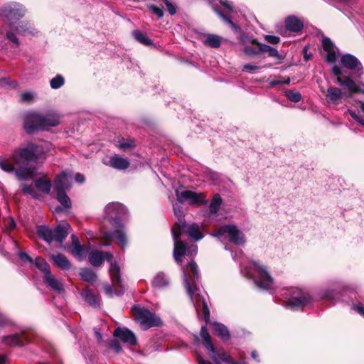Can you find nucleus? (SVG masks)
Listing matches in <instances>:
<instances>
[{
	"mask_svg": "<svg viewBox=\"0 0 364 364\" xmlns=\"http://www.w3.org/2000/svg\"><path fill=\"white\" fill-rule=\"evenodd\" d=\"M53 149L48 141H27L16 149L11 157L1 158L0 168L6 173L14 172L20 180L27 179L33 175V171L26 167L28 162L45 159Z\"/></svg>",
	"mask_w": 364,
	"mask_h": 364,
	"instance_id": "1",
	"label": "nucleus"
},
{
	"mask_svg": "<svg viewBox=\"0 0 364 364\" xmlns=\"http://www.w3.org/2000/svg\"><path fill=\"white\" fill-rule=\"evenodd\" d=\"M25 12L24 7L17 3L6 4L1 10V18L6 24L2 27V30L5 31L6 38L14 43L15 48H18L21 45L18 36L32 33V26L27 22L21 21L15 26L25 15Z\"/></svg>",
	"mask_w": 364,
	"mask_h": 364,
	"instance_id": "2",
	"label": "nucleus"
},
{
	"mask_svg": "<svg viewBox=\"0 0 364 364\" xmlns=\"http://www.w3.org/2000/svg\"><path fill=\"white\" fill-rule=\"evenodd\" d=\"M171 231L174 242L173 257L178 264H181L183 256L193 257L197 254L198 247L196 245H192L187 247L186 244L180 240L182 232H186L189 237L195 241L203 239L204 235L197 223L186 224L185 221L180 220L175 223Z\"/></svg>",
	"mask_w": 364,
	"mask_h": 364,
	"instance_id": "3",
	"label": "nucleus"
},
{
	"mask_svg": "<svg viewBox=\"0 0 364 364\" xmlns=\"http://www.w3.org/2000/svg\"><path fill=\"white\" fill-rule=\"evenodd\" d=\"M183 282L191 300L194 304L195 309L198 312L202 306L204 318L206 323L210 322V311L204 297L200 294L197 282L199 279V270L196 263L193 261L188 262L186 267H183Z\"/></svg>",
	"mask_w": 364,
	"mask_h": 364,
	"instance_id": "4",
	"label": "nucleus"
},
{
	"mask_svg": "<svg viewBox=\"0 0 364 364\" xmlns=\"http://www.w3.org/2000/svg\"><path fill=\"white\" fill-rule=\"evenodd\" d=\"M59 123V117L54 113L43 115L37 112H26L23 115V127L28 134L48 129Z\"/></svg>",
	"mask_w": 364,
	"mask_h": 364,
	"instance_id": "5",
	"label": "nucleus"
},
{
	"mask_svg": "<svg viewBox=\"0 0 364 364\" xmlns=\"http://www.w3.org/2000/svg\"><path fill=\"white\" fill-rule=\"evenodd\" d=\"M243 275L254 279L255 285L262 289L269 290L274 286V279L267 267L259 262H252L242 269Z\"/></svg>",
	"mask_w": 364,
	"mask_h": 364,
	"instance_id": "6",
	"label": "nucleus"
},
{
	"mask_svg": "<svg viewBox=\"0 0 364 364\" xmlns=\"http://www.w3.org/2000/svg\"><path fill=\"white\" fill-rule=\"evenodd\" d=\"M112 258L113 255L111 253L99 250H92L88 255L90 263L95 267H100L105 259L110 262L109 273L113 285L122 287L119 267L116 262H112Z\"/></svg>",
	"mask_w": 364,
	"mask_h": 364,
	"instance_id": "7",
	"label": "nucleus"
},
{
	"mask_svg": "<svg viewBox=\"0 0 364 364\" xmlns=\"http://www.w3.org/2000/svg\"><path fill=\"white\" fill-rule=\"evenodd\" d=\"M281 296L292 309L301 308L311 301V297L307 291L294 287L283 289Z\"/></svg>",
	"mask_w": 364,
	"mask_h": 364,
	"instance_id": "8",
	"label": "nucleus"
},
{
	"mask_svg": "<svg viewBox=\"0 0 364 364\" xmlns=\"http://www.w3.org/2000/svg\"><path fill=\"white\" fill-rule=\"evenodd\" d=\"M132 313L136 321L139 322L144 330L162 325L161 319L147 309L134 305L132 308Z\"/></svg>",
	"mask_w": 364,
	"mask_h": 364,
	"instance_id": "9",
	"label": "nucleus"
},
{
	"mask_svg": "<svg viewBox=\"0 0 364 364\" xmlns=\"http://www.w3.org/2000/svg\"><path fill=\"white\" fill-rule=\"evenodd\" d=\"M70 229V226L68 223L58 225L54 230L46 225H41L37 228V233L45 241L49 243L53 240L60 243L66 238Z\"/></svg>",
	"mask_w": 364,
	"mask_h": 364,
	"instance_id": "10",
	"label": "nucleus"
},
{
	"mask_svg": "<svg viewBox=\"0 0 364 364\" xmlns=\"http://www.w3.org/2000/svg\"><path fill=\"white\" fill-rule=\"evenodd\" d=\"M211 235L220 240L228 237L230 242L237 245H242L245 243L244 234L234 225L221 226L211 233Z\"/></svg>",
	"mask_w": 364,
	"mask_h": 364,
	"instance_id": "11",
	"label": "nucleus"
},
{
	"mask_svg": "<svg viewBox=\"0 0 364 364\" xmlns=\"http://www.w3.org/2000/svg\"><path fill=\"white\" fill-rule=\"evenodd\" d=\"M177 200L181 203H188L191 205H202L208 203L205 195L202 193H198L192 191H176Z\"/></svg>",
	"mask_w": 364,
	"mask_h": 364,
	"instance_id": "12",
	"label": "nucleus"
},
{
	"mask_svg": "<svg viewBox=\"0 0 364 364\" xmlns=\"http://www.w3.org/2000/svg\"><path fill=\"white\" fill-rule=\"evenodd\" d=\"M127 212L126 207L119 203H109L105 208V216L111 220L112 226L121 224L119 216L125 215Z\"/></svg>",
	"mask_w": 364,
	"mask_h": 364,
	"instance_id": "13",
	"label": "nucleus"
},
{
	"mask_svg": "<svg viewBox=\"0 0 364 364\" xmlns=\"http://www.w3.org/2000/svg\"><path fill=\"white\" fill-rule=\"evenodd\" d=\"M341 65L349 70H353L358 76L363 74V66L359 60L354 55L346 53L341 58Z\"/></svg>",
	"mask_w": 364,
	"mask_h": 364,
	"instance_id": "14",
	"label": "nucleus"
},
{
	"mask_svg": "<svg viewBox=\"0 0 364 364\" xmlns=\"http://www.w3.org/2000/svg\"><path fill=\"white\" fill-rule=\"evenodd\" d=\"M113 227L115 228V231L114 232H105L103 235L104 239L108 241L113 237H115L117 243L122 249L125 248L127 245V239L123 229V225L122 224H119L113 225Z\"/></svg>",
	"mask_w": 364,
	"mask_h": 364,
	"instance_id": "15",
	"label": "nucleus"
},
{
	"mask_svg": "<svg viewBox=\"0 0 364 364\" xmlns=\"http://www.w3.org/2000/svg\"><path fill=\"white\" fill-rule=\"evenodd\" d=\"M72 173L69 171H62L57 175L54 180V189L55 191L68 190L71 186Z\"/></svg>",
	"mask_w": 364,
	"mask_h": 364,
	"instance_id": "16",
	"label": "nucleus"
},
{
	"mask_svg": "<svg viewBox=\"0 0 364 364\" xmlns=\"http://www.w3.org/2000/svg\"><path fill=\"white\" fill-rule=\"evenodd\" d=\"M114 336L119 338L124 343L131 346L136 344V338L134 333L127 328L118 327L114 330Z\"/></svg>",
	"mask_w": 364,
	"mask_h": 364,
	"instance_id": "17",
	"label": "nucleus"
},
{
	"mask_svg": "<svg viewBox=\"0 0 364 364\" xmlns=\"http://www.w3.org/2000/svg\"><path fill=\"white\" fill-rule=\"evenodd\" d=\"M322 44L323 50L326 53V61L329 63H335L338 58V52L334 44L328 38H323Z\"/></svg>",
	"mask_w": 364,
	"mask_h": 364,
	"instance_id": "18",
	"label": "nucleus"
},
{
	"mask_svg": "<svg viewBox=\"0 0 364 364\" xmlns=\"http://www.w3.org/2000/svg\"><path fill=\"white\" fill-rule=\"evenodd\" d=\"M103 163L106 166H111L118 170H124L129 166V162L127 159L120 157L117 155L111 156L108 162L103 161Z\"/></svg>",
	"mask_w": 364,
	"mask_h": 364,
	"instance_id": "19",
	"label": "nucleus"
},
{
	"mask_svg": "<svg viewBox=\"0 0 364 364\" xmlns=\"http://www.w3.org/2000/svg\"><path fill=\"white\" fill-rule=\"evenodd\" d=\"M337 84L346 88L350 93L360 92L359 86L350 77L345 76L343 78L336 80Z\"/></svg>",
	"mask_w": 364,
	"mask_h": 364,
	"instance_id": "20",
	"label": "nucleus"
},
{
	"mask_svg": "<svg viewBox=\"0 0 364 364\" xmlns=\"http://www.w3.org/2000/svg\"><path fill=\"white\" fill-rule=\"evenodd\" d=\"M26 338L24 334L15 333L4 336L2 339L4 343L9 346H23Z\"/></svg>",
	"mask_w": 364,
	"mask_h": 364,
	"instance_id": "21",
	"label": "nucleus"
},
{
	"mask_svg": "<svg viewBox=\"0 0 364 364\" xmlns=\"http://www.w3.org/2000/svg\"><path fill=\"white\" fill-rule=\"evenodd\" d=\"M44 281L53 290L58 292L63 291V285L62 282L57 279L51 272L47 273L44 275Z\"/></svg>",
	"mask_w": 364,
	"mask_h": 364,
	"instance_id": "22",
	"label": "nucleus"
},
{
	"mask_svg": "<svg viewBox=\"0 0 364 364\" xmlns=\"http://www.w3.org/2000/svg\"><path fill=\"white\" fill-rule=\"evenodd\" d=\"M285 26L291 31L299 32L303 28V23L295 16H289L285 21Z\"/></svg>",
	"mask_w": 364,
	"mask_h": 364,
	"instance_id": "23",
	"label": "nucleus"
},
{
	"mask_svg": "<svg viewBox=\"0 0 364 364\" xmlns=\"http://www.w3.org/2000/svg\"><path fill=\"white\" fill-rule=\"evenodd\" d=\"M343 96V93L339 88L329 87L326 92V97L328 101L332 103H338Z\"/></svg>",
	"mask_w": 364,
	"mask_h": 364,
	"instance_id": "24",
	"label": "nucleus"
},
{
	"mask_svg": "<svg viewBox=\"0 0 364 364\" xmlns=\"http://www.w3.org/2000/svg\"><path fill=\"white\" fill-rule=\"evenodd\" d=\"M82 298L90 305L97 307L100 304V298L94 294L90 289H85L82 291Z\"/></svg>",
	"mask_w": 364,
	"mask_h": 364,
	"instance_id": "25",
	"label": "nucleus"
},
{
	"mask_svg": "<svg viewBox=\"0 0 364 364\" xmlns=\"http://www.w3.org/2000/svg\"><path fill=\"white\" fill-rule=\"evenodd\" d=\"M212 331L215 335L223 340H227L230 338V333L227 327L222 323L217 322L213 323Z\"/></svg>",
	"mask_w": 364,
	"mask_h": 364,
	"instance_id": "26",
	"label": "nucleus"
},
{
	"mask_svg": "<svg viewBox=\"0 0 364 364\" xmlns=\"http://www.w3.org/2000/svg\"><path fill=\"white\" fill-rule=\"evenodd\" d=\"M169 284L168 279L162 272L157 274L152 281V285L155 288L161 289L167 287Z\"/></svg>",
	"mask_w": 364,
	"mask_h": 364,
	"instance_id": "27",
	"label": "nucleus"
},
{
	"mask_svg": "<svg viewBox=\"0 0 364 364\" xmlns=\"http://www.w3.org/2000/svg\"><path fill=\"white\" fill-rule=\"evenodd\" d=\"M337 296L338 292L330 288L323 289L319 292L320 299L329 301L332 303L336 301Z\"/></svg>",
	"mask_w": 364,
	"mask_h": 364,
	"instance_id": "28",
	"label": "nucleus"
},
{
	"mask_svg": "<svg viewBox=\"0 0 364 364\" xmlns=\"http://www.w3.org/2000/svg\"><path fill=\"white\" fill-rule=\"evenodd\" d=\"M54 264L63 269H68L70 264L65 256L62 254H57L52 256Z\"/></svg>",
	"mask_w": 364,
	"mask_h": 364,
	"instance_id": "29",
	"label": "nucleus"
},
{
	"mask_svg": "<svg viewBox=\"0 0 364 364\" xmlns=\"http://www.w3.org/2000/svg\"><path fill=\"white\" fill-rule=\"evenodd\" d=\"M203 43L212 48H218L221 44V38L217 35L208 34L203 40Z\"/></svg>",
	"mask_w": 364,
	"mask_h": 364,
	"instance_id": "30",
	"label": "nucleus"
},
{
	"mask_svg": "<svg viewBox=\"0 0 364 364\" xmlns=\"http://www.w3.org/2000/svg\"><path fill=\"white\" fill-rule=\"evenodd\" d=\"M35 187L43 193H49L51 188V183L49 180L38 179L35 181Z\"/></svg>",
	"mask_w": 364,
	"mask_h": 364,
	"instance_id": "31",
	"label": "nucleus"
},
{
	"mask_svg": "<svg viewBox=\"0 0 364 364\" xmlns=\"http://www.w3.org/2000/svg\"><path fill=\"white\" fill-rule=\"evenodd\" d=\"M200 336L203 339V343L205 348L210 352L213 353V346L211 343L209 333L205 326H202L200 329Z\"/></svg>",
	"mask_w": 364,
	"mask_h": 364,
	"instance_id": "32",
	"label": "nucleus"
},
{
	"mask_svg": "<svg viewBox=\"0 0 364 364\" xmlns=\"http://www.w3.org/2000/svg\"><path fill=\"white\" fill-rule=\"evenodd\" d=\"M211 358L215 364H220L222 362L230 364L234 363L230 358L227 353L215 354V349L213 348V353H211Z\"/></svg>",
	"mask_w": 364,
	"mask_h": 364,
	"instance_id": "33",
	"label": "nucleus"
},
{
	"mask_svg": "<svg viewBox=\"0 0 364 364\" xmlns=\"http://www.w3.org/2000/svg\"><path fill=\"white\" fill-rule=\"evenodd\" d=\"M80 276L83 280L88 282H94L97 278L96 273L88 268L82 269L80 272Z\"/></svg>",
	"mask_w": 364,
	"mask_h": 364,
	"instance_id": "34",
	"label": "nucleus"
},
{
	"mask_svg": "<svg viewBox=\"0 0 364 364\" xmlns=\"http://www.w3.org/2000/svg\"><path fill=\"white\" fill-rule=\"evenodd\" d=\"M132 35L135 40H136L138 42H139L141 44H144L145 46H149L152 44V42L150 39L148 38L146 35L139 31V30H134L132 32Z\"/></svg>",
	"mask_w": 364,
	"mask_h": 364,
	"instance_id": "35",
	"label": "nucleus"
},
{
	"mask_svg": "<svg viewBox=\"0 0 364 364\" xmlns=\"http://www.w3.org/2000/svg\"><path fill=\"white\" fill-rule=\"evenodd\" d=\"M57 195V199L60 203V204L65 208H69L71 206V201L70 198L65 193V191H55Z\"/></svg>",
	"mask_w": 364,
	"mask_h": 364,
	"instance_id": "36",
	"label": "nucleus"
},
{
	"mask_svg": "<svg viewBox=\"0 0 364 364\" xmlns=\"http://www.w3.org/2000/svg\"><path fill=\"white\" fill-rule=\"evenodd\" d=\"M222 204V198L218 194L214 195L212 201L209 205V210L211 213H216Z\"/></svg>",
	"mask_w": 364,
	"mask_h": 364,
	"instance_id": "37",
	"label": "nucleus"
},
{
	"mask_svg": "<svg viewBox=\"0 0 364 364\" xmlns=\"http://www.w3.org/2000/svg\"><path fill=\"white\" fill-rule=\"evenodd\" d=\"M35 264L38 269H39L42 272L44 273V275L47 274V273L50 272L49 264L45 259L41 257H37L35 259Z\"/></svg>",
	"mask_w": 364,
	"mask_h": 364,
	"instance_id": "38",
	"label": "nucleus"
},
{
	"mask_svg": "<svg viewBox=\"0 0 364 364\" xmlns=\"http://www.w3.org/2000/svg\"><path fill=\"white\" fill-rule=\"evenodd\" d=\"M259 50L260 53L262 52H267L268 53L269 56L275 57L277 58H280V55L279 54V52L277 49L266 45V44H259Z\"/></svg>",
	"mask_w": 364,
	"mask_h": 364,
	"instance_id": "39",
	"label": "nucleus"
},
{
	"mask_svg": "<svg viewBox=\"0 0 364 364\" xmlns=\"http://www.w3.org/2000/svg\"><path fill=\"white\" fill-rule=\"evenodd\" d=\"M72 253L78 259H82L86 256L87 249L80 244H77L73 247Z\"/></svg>",
	"mask_w": 364,
	"mask_h": 364,
	"instance_id": "40",
	"label": "nucleus"
},
{
	"mask_svg": "<svg viewBox=\"0 0 364 364\" xmlns=\"http://www.w3.org/2000/svg\"><path fill=\"white\" fill-rule=\"evenodd\" d=\"M257 46H246L244 48V53L246 55L249 56V57H253V56H255V55H257L260 53V50H259V44L260 43H257L256 42V43Z\"/></svg>",
	"mask_w": 364,
	"mask_h": 364,
	"instance_id": "41",
	"label": "nucleus"
},
{
	"mask_svg": "<svg viewBox=\"0 0 364 364\" xmlns=\"http://www.w3.org/2000/svg\"><path fill=\"white\" fill-rule=\"evenodd\" d=\"M65 80L61 75H57L50 81V85L53 89H58L64 85Z\"/></svg>",
	"mask_w": 364,
	"mask_h": 364,
	"instance_id": "42",
	"label": "nucleus"
},
{
	"mask_svg": "<svg viewBox=\"0 0 364 364\" xmlns=\"http://www.w3.org/2000/svg\"><path fill=\"white\" fill-rule=\"evenodd\" d=\"M4 231L5 232H10L16 228V223L12 218L8 217L4 219Z\"/></svg>",
	"mask_w": 364,
	"mask_h": 364,
	"instance_id": "43",
	"label": "nucleus"
},
{
	"mask_svg": "<svg viewBox=\"0 0 364 364\" xmlns=\"http://www.w3.org/2000/svg\"><path fill=\"white\" fill-rule=\"evenodd\" d=\"M36 96L35 92L32 91H26L24 92H22L20 95L21 100L22 102H31Z\"/></svg>",
	"mask_w": 364,
	"mask_h": 364,
	"instance_id": "44",
	"label": "nucleus"
},
{
	"mask_svg": "<svg viewBox=\"0 0 364 364\" xmlns=\"http://www.w3.org/2000/svg\"><path fill=\"white\" fill-rule=\"evenodd\" d=\"M287 97L294 102H298L301 100V95L299 92L289 91L287 92Z\"/></svg>",
	"mask_w": 364,
	"mask_h": 364,
	"instance_id": "45",
	"label": "nucleus"
},
{
	"mask_svg": "<svg viewBox=\"0 0 364 364\" xmlns=\"http://www.w3.org/2000/svg\"><path fill=\"white\" fill-rule=\"evenodd\" d=\"M239 39L243 45H247L248 43H256V40L253 37L249 36L245 33H242Z\"/></svg>",
	"mask_w": 364,
	"mask_h": 364,
	"instance_id": "46",
	"label": "nucleus"
},
{
	"mask_svg": "<svg viewBox=\"0 0 364 364\" xmlns=\"http://www.w3.org/2000/svg\"><path fill=\"white\" fill-rule=\"evenodd\" d=\"M214 10L218 14V15L220 16L224 21H225L235 31L239 30V27L236 26L232 21L228 18L225 15H223L221 11L215 8H214Z\"/></svg>",
	"mask_w": 364,
	"mask_h": 364,
	"instance_id": "47",
	"label": "nucleus"
},
{
	"mask_svg": "<svg viewBox=\"0 0 364 364\" xmlns=\"http://www.w3.org/2000/svg\"><path fill=\"white\" fill-rule=\"evenodd\" d=\"M149 9L154 13L155 15L158 16V18H161L164 16V10L163 8L157 7L155 5L149 6Z\"/></svg>",
	"mask_w": 364,
	"mask_h": 364,
	"instance_id": "48",
	"label": "nucleus"
},
{
	"mask_svg": "<svg viewBox=\"0 0 364 364\" xmlns=\"http://www.w3.org/2000/svg\"><path fill=\"white\" fill-rule=\"evenodd\" d=\"M22 191L24 193H28L31 195L33 198H36L38 196L36 194L35 191L33 190V187L32 186H28L26 184L22 185Z\"/></svg>",
	"mask_w": 364,
	"mask_h": 364,
	"instance_id": "49",
	"label": "nucleus"
},
{
	"mask_svg": "<svg viewBox=\"0 0 364 364\" xmlns=\"http://www.w3.org/2000/svg\"><path fill=\"white\" fill-rule=\"evenodd\" d=\"M348 112L350 115L353 118L355 121H357L359 124L364 127V119L361 118V117L355 111L349 109Z\"/></svg>",
	"mask_w": 364,
	"mask_h": 364,
	"instance_id": "50",
	"label": "nucleus"
},
{
	"mask_svg": "<svg viewBox=\"0 0 364 364\" xmlns=\"http://www.w3.org/2000/svg\"><path fill=\"white\" fill-rule=\"evenodd\" d=\"M264 38L268 43L271 44H277L280 41L279 37L272 35H266Z\"/></svg>",
	"mask_w": 364,
	"mask_h": 364,
	"instance_id": "51",
	"label": "nucleus"
},
{
	"mask_svg": "<svg viewBox=\"0 0 364 364\" xmlns=\"http://www.w3.org/2000/svg\"><path fill=\"white\" fill-rule=\"evenodd\" d=\"M165 4L167 6L168 11L171 15H174L176 13V8L171 2H170L168 1L166 2Z\"/></svg>",
	"mask_w": 364,
	"mask_h": 364,
	"instance_id": "52",
	"label": "nucleus"
},
{
	"mask_svg": "<svg viewBox=\"0 0 364 364\" xmlns=\"http://www.w3.org/2000/svg\"><path fill=\"white\" fill-rule=\"evenodd\" d=\"M331 73H332V74H333L335 76L337 77L336 80H338L339 78H342L341 77V74H342L341 70L338 66H336V65L333 66V68L331 69Z\"/></svg>",
	"mask_w": 364,
	"mask_h": 364,
	"instance_id": "53",
	"label": "nucleus"
},
{
	"mask_svg": "<svg viewBox=\"0 0 364 364\" xmlns=\"http://www.w3.org/2000/svg\"><path fill=\"white\" fill-rule=\"evenodd\" d=\"M18 256L19 257L25 261V262H31L32 261V259L31 257L26 252H18Z\"/></svg>",
	"mask_w": 364,
	"mask_h": 364,
	"instance_id": "54",
	"label": "nucleus"
},
{
	"mask_svg": "<svg viewBox=\"0 0 364 364\" xmlns=\"http://www.w3.org/2000/svg\"><path fill=\"white\" fill-rule=\"evenodd\" d=\"M243 69L252 73L257 70L259 69V67L252 64H246L243 66Z\"/></svg>",
	"mask_w": 364,
	"mask_h": 364,
	"instance_id": "55",
	"label": "nucleus"
},
{
	"mask_svg": "<svg viewBox=\"0 0 364 364\" xmlns=\"http://www.w3.org/2000/svg\"><path fill=\"white\" fill-rule=\"evenodd\" d=\"M9 323L8 318L0 312V328L6 326Z\"/></svg>",
	"mask_w": 364,
	"mask_h": 364,
	"instance_id": "56",
	"label": "nucleus"
},
{
	"mask_svg": "<svg viewBox=\"0 0 364 364\" xmlns=\"http://www.w3.org/2000/svg\"><path fill=\"white\" fill-rule=\"evenodd\" d=\"M220 4L224 6V8L227 11H232V5L228 0H220Z\"/></svg>",
	"mask_w": 364,
	"mask_h": 364,
	"instance_id": "57",
	"label": "nucleus"
},
{
	"mask_svg": "<svg viewBox=\"0 0 364 364\" xmlns=\"http://www.w3.org/2000/svg\"><path fill=\"white\" fill-rule=\"evenodd\" d=\"M104 289H105V291L106 294H107L110 297H112L113 296L114 293L112 291V288L110 285H109V284L105 285Z\"/></svg>",
	"mask_w": 364,
	"mask_h": 364,
	"instance_id": "58",
	"label": "nucleus"
},
{
	"mask_svg": "<svg viewBox=\"0 0 364 364\" xmlns=\"http://www.w3.org/2000/svg\"><path fill=\"white\" fill-rule=\"evenodd\" d=\"M289 82H290V79H289V77H288L286 80L282 81V82L278 81V80L272 81L270 82V85L272 86H275V85H279V84H287H287H289Z\"/></svg>",
	"mask_w": 364,
	"mask_h": 364,
	"instance_id": "59",
	"label": "nucleus"
},
{
	"mask_svg": "<svg viewBox=\"0 0 364 364\" xmlns=\"http://www.w3.org/2000/svg\"><path fill=\"white\" fill-rule=\"evenodd\" d=\"M110 347L114 349L116 352H119L122 350L120 345L117 342H112Z\"/></svg>",
	"mask_w": 364,
	"mask_h": 364,
	"instance_id": "60",
	"label": "nucleus"
},
{
	"mask_svg": "<svg viewBox=\"0 0 364 364\" xmlns=\"http://www.w3.org/2000/svg\"><path fill=\"white\" fill-rule=\"evenodd\" d=\"M75 181L79 183H83L85 181V176L80 173H77L75 175Z\"/></svg>",
	"mask_w": 364,
	"mask_h": 364,
	"instance_id": "61",
	"label": "nucleus"
},
{
	"mask_svg": "<svg viewBox=\"0 0 364 364\" xmlns=\"http://www.w3.org/2000/svg\"><path fill=\"white\" fill-rule=\"evenodd\" d=\"M173 210H174L175 215L178 218H181L183 215V213L181 210L180 208H176V206H174L173 207Z\"/></svg>",
	"mask_w": 364,
	"mask_h": 364,
	"instance_id": "62",
	"label": "nucleus"
},
{
	"mask_svg": "<svg viewBox=\"0 0 364 364\" xmlns=\"http://www.w3.org/2000/svg\"><path fill=\"white\" fill-rule=\"evenodd\" d=\"M197 360H198V364H213L210 361L206 360L200 357H198Z\"/></svg>",
	"mask_w": 364,
	"mask_h": 364,
	"instance_id": "63",
	"label": "nucleus"
},
{
	"mask_svg": "<svg viewBox=\"0 0 364 364\" xmlns=\"http://www.w3.org/2000/svg\"><path fill=\"white\" fill-rule=\"evenodd\" d=\"M355 309L362 316H364V306H355Z\"/></svg>",
	"mask_w": 364,
	"mask_h": 364,
	"instance_id": "64",
	"label": "nucleus"
}]
</instances>
